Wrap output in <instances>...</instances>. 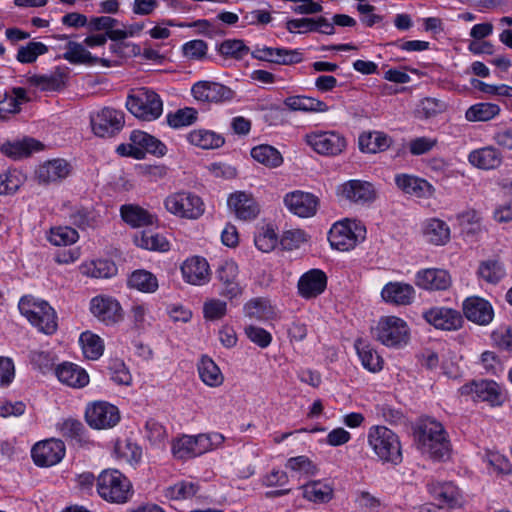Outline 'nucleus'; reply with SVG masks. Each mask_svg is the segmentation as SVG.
I'll list each match as a JSON object with an SVG mask.
<instances>
[{
  "label": "nucleus",
  "instance_id": "obj_54",
  "mask_svg": "<svg viewBox=\"0 0 512 512\" xmlns=\"http://www.w3.org/2000/svg\"><path fill=\"white\" fill-rule=\"evenodd\" d=\"M218 52L226 57L235 60H242L250 53V49L245 45L243 40L240 39H227L218 46Z\"/></svg>",
  "mask_w": 512,
  "mask_h": 512
},
{
  "label": "nucleus",
  "instance_id": "obj_6",
  "mask_svg": "<svg viewBox=\"0 0 512 512\" xmlns=\"http://www.w3.org/2000/svg\"><path fill=\"white\" fill-rule=\"evenodd\" d=\"M130 143H122L116 148V152L123 157L143 159L146 153L156 156H164L167 148L159 139L140 130H134L130 134Z\"/></svg>",
  "mask_w": 512,
  "mask_h": 512
},
{
  "label": "nucleus",
  "instance_id": "obj_59",
  "mask_svg": "<svg viewBox=\"0 0 512 512\" xmlns=\"http://www.w3.org/2000/svg\"><path fill=\"white\" fill-rule=\"evenodd\" d=\"M198 485L189 481H180L166 489L165 495L170 499H189L198 492Z\"/></svg>",
  "mask_w": 512,
  "mask_h": 512
},
{
  "label": "nucleus",
  "instance_id": "obj_19",
  "mask_svg": "<svg viewBox=\"0 0 512 512\" xmlns=\"http://www.w3.org/2000/svg\"><path fill=\"white\" fill-rule=\"evenodd\" d=\"M464 316L471 322L486 326L494 318V310L489 301L478 296L466 298L462 304Z\"/></svg>",
  "mask_w": 512,
  "mask_h": 512
},
{
  "label": "nucleus",
  "instance_id": "obj_10",
  "mask_svg": "<svg viewBox=\"0 0 512 512\" xmlns=\"http://www.w3.org/2000/svg\"><path fill=\"white\" fill-rule=\"evenodd\" d=\"M85 421L93 429H110L119 423L120 412L109 402L94 401L86 406Z\"/></svg>",
  "mask_w": 512,
  "mask_h": 512
},
{
  "label": "nucleus",
  "instance_id": "obj_49",
  "mask_svg": "<svg viewBox=\"0 0 512 512\" xmlns=\"http://www.w3.org/2000/svg\"><path fill=\"white\" fill-rule=\"evenodd\" d=\"M26 176L17 169L0 173V195H13L25 183Z\"/></svg>",
  "mask_w": 512,
  "mask_h": 512
},
{
  "label": "nucleus",
  "instance_id": "obj_63",
  "mask_svg": "<svg viewBox=\"0 0 512 512\" xmlns=\"http://www.w3.org/2000/svg\"><path fill=\"white\" fill-rule=\"evenodd\" d=\"M245 316L262 320L269 314V306L262 298L251 299L244 305Z\"/></svg>",
  "mask_w": 512,
  "mask_h": 512
},
{
  "label": "nucleus",
  "instance_id": "obj_9",
  "mask_svg": "<svg viewBox=\"0 0 512 512\" xmlns=\"http://www.w3.org/2000/svg\"><path fill=\"white\" fill-rule=\"evenodd\" d=\"M365 228L354 220L346 219L335 223L328 234L330 245L339 251L354 248L359 239H364Z\"/></svg>",
  "mask_w": 512,
  "mask_h": 512
},
{
  "label": "nucleus",
  "instance_id": "obj_37",
  "mask_svg": "<svg viewBox=\"0 0 512 512\" xmlns=\"http://www.w3.org/2000/svg\"><path fill=\"white\" fill-rule=\"evenodd\" d=\"M392 142V138L381 131L365 132L359 136V148L366 153L383 152Z\"/></svg>",
  "mask_w": 512,
  "mask_h": 512
},
{
  "label": "nucleus",
  "instance_id": "obj_28",
  "mask_svg": "<svg viewBox=\"0 0 512 512\" xmlns=\"http://www.w3.org/2000/svg\"><path fill=\"white\" fill-rule=\"evenodd\" d=\"M468 161L479 169L493 170L502 164L503 155L495 146L489 145L471 151L468 155Z\"/></svg>",
  "mask_w": 512,
  "mask_h": 512
},
{
  "label": "nucleus",
  "instance_id": "obj_16",
  "mask_svg": "<svg viewBox=\"0 0 512 512\" xmlns=\"http://www.w3.org/2000/svg\"><path fill=\"white\" fill-rule=\"evenodd\" d=\"M238 265L233 260H225L216 269V279L221 284L220 295L234 299L242 294V287L238 282Z\"/></svg>",
  "mask_w": 512,
  "mask_h": 512
},
{
  "label": "nucleus",
  "instance_id": "obj_48",
  "mask_svg": "<svg viewBox=\"0 0 512 512\" xmlns=\"http://www.w3.org/2000/svg\"><path fill=\"white\" fill-rule=\"evenodd\" d=\"M500 113V107L494 103L481 102L470 106L465 117L470 122H485L493 119Z\"/></svg>",
  "mask_w": 512,
  "mask_h": 512
},
{
  "label": "nucleus",
  "instance_id": "obj_20",
  "mask_svg": "<svg viewBox=\"0 0 512 512\" xmlns=\"http://www.w3.org/2000/svg\"><path fill=\"white\" fill-rule=\"evenodd\" d=\"M284 203L293 214L308 218L315 215L319 200L312 193L296 190L285 195Z\"/></svg>",
  "mask_w": 512,
  "mask_h": 512
},
{
  "label": "nucleus",
  "instance_id": "obj_61",
  "mask_svg": "<svg viewBox=\"0 0 512 512\" xmlns=\"http://www.w3.org/2000/svg\"><path fill=\"white\" fill-rule=\"evenodd\" d=\"M244 332L247 338L260 348H267L272 342L271 333L262 327L248 325L244 328Z\"/></svg>",
  "mask_w": 512,
  "mask_h": 512
},
{
  "label": "nucleus",
  "instance_id": "obj_53",
  "mask_svg": "<svg viewBox=\"0 0 512 512\" xmlns=\"http://www.w3.org/2000/svg\"><path fill=\"white\" fill-rule=\"evenodd\" d=\"M84 275L93 278H109L116 274L115 264L109 260H96L81 267Z\"/></svg>",
  "mask_w": 512,
  "mask_h": 512
},
{
  "label": "nucleus",
  "instance_id": "obj_38",
  "mask_svg": "<svg viewBox=\"0 0 512 512\" xmlns=\"http://www.w3.org/2000/svg\"><path fill=\"white\" fill-rule=\"evenodd\" d=\"M355 349L365 369L372 373L379 372L383 368V358L378 352L363 339L355 341Z\"/></svg>",
  "mask_w": 512,
  "mask_h": 512
},
{
  "label": "nucleus",
  "instance_id": "obj_41",
  "mask_svg": "<svg viewBox=\"0 0 512 512\" xmlns=\"http://www.w3.org/2000/svg\"><path fill=\"white\" fill-rule=\"evenodd\" d=\"M505 274L503 263L494 258L481 261L477 269L478 277L489 284L499 283Z\"/></svg>",
  "mask_w": 512,
  "mask_h": 512
},
{
  "label": "nucleus",
  "instance_id": "obj_60",
  "mask_svg": "<svg viewBox=\"0 0 512 512\" xmlns=\"http://www.w3.org/2000/svg\"><path fill=\"white\" fill-rule=\"evenodd\" d=\"M286 468L306 476H314L318 472L317 466L304 455L289 458Z\"/></svg>",
  "mask_w": 512,
  "mask_h": 512
},
{
  "label": "nucleus",
  "instance_id": "obj_43",
  "mask_svg": "<svg viewBox=\"0 0 512 512\" xmlns=\"http://www.w3.org/2000/svg\"><path fill=\"white\" fill-rule=\"evenodd\" d=\"M303 497L315 503H327L333 497V488L322 481H310L301 487Z\"/></svg>",
  "mask_w": 512,
  "mask_h": 512
},
{
  "label": "nucleus",
  "instance_id": "obj_29",
  "mask_svg": "<svg viewBox=\"0 0 512 512\" xmlns=\"http://www.w3.org/2000/svg\"><path fill=\"white\" fill-rule=\"evenodd\" d=\"M381 296L387 303L405 306L413 302L415 289L412 285L407 283L389 282L383 287Z\"/></svg>",
  "mask_w": 512,
  "mask_h": 512
},
{
  "label": "nucleus",
  "instance_id": "obj_33",
  "mask_svg": "<svg viewBox=\"0 0 512 512\" xmlns=\"http://www.w3.org/2000/svg\"><path fill=\"white\" fill-rule=\"evenodd\" d=\"M56 376L60 382L73 388H82L89 383L87 372L80 366L65 362L56 369Z\"/></svg>",
  "mask_w": 512,
  "mask_h": 512
},
{
  "label": "nucleus",
  "instance_id": "obj_25",
  "mask_svg": "<svg viewBox=\"0 0 512 512\" xmlns=\"http://www.w3.org/2000/svg\"><path fill=\"white\" fill-rule=\"evenodd\" d=\"M451 283V276L444 269L428 268L418 271L415 276V284L419 288L429 291L447 290Z\"/></svg>",
  "mask_w": 512,
  "mask_h": 512
},
{
  "label": "nucleus",
  "instance_id": "obj_8",
  "mask_svg": "<svg viewBox=\"0 0 512 512\" xmlns=\"http://www.w3.org/2000/svg\"><path fill=\"white\" fill-rule=\"evenodd\" d=\"M375 336L387 347L400 348L408 343L409 328L403 319L396 316H385L378 321Z\"/></svg>",
  "mask_w": 512,
  "mask_h": 512
},
{
  "label": "nucleus",
  "instance_id": "obj_56",
  "mask_svg": "<svg viewBox=\"0 0 512 512\" xmlns=\"http://www.w3.org/2000/svg\"><path fill=\"white\" fill-rule=\"evenodd\" d=\"M78 238V232L68 226L52 228L48 237L50 243L55 246H67L74 244Z\"/></svg>",
  "mask_w": 512,
  "mask_h": 512
},
{
  "label": "nucleus",
  "instance_id": "obj_5",
  "mask_svg": "<svg viewBox=\"0 0 512 512\" xmlns=\"http://www.w3.org/2000/svg\"><path fill=\"white\" fill-rule=\"evenodd\" d=\"M167 212L175 217L186 220H197L205 212V203L196 193L189 190H179L170 193L164 199Z\"/></svg>",
  "mask_w": 512,
  "mask_h": 512
},
{
  "label": "nucleus",
  "instance_id": "obj_34",
  "mask_svg": "<svg viewBox=\"0 0 512 512\" xmlns=\"http://www.w3.org/2000/svg\"><path fill=\"white\" fill-rule=\"evenodd\" d=\"M283 103L288 110L294 112L318 113L329 110L325 102L304 95L289 96L284 99Z\"/></svg>",
  "mask_w": 512,
  "mask_h": 512
},
{
  "label": "nucleus",
  "instance_id": "obj_44",
  "mask_svg": "<svg viewBox=\"0 0 512 512\" xmlns=\"http://www.w3.org/2000/svg\"><path fill=\"white\" fill-rule=\"evenodd\" d=\"M40 143L32 138L22 141L7 142L1 146V152L8 157L18 159L29 156L33 151L40 149Z\"/></svg>",
  "mask_w": 512,
  "mask_h": 512
},
{
  "label": "nucleus",
  "instance_id": "obj_21",
  "mask_svg": "<svg viewBox=\"0 0 512 512\" xmlns=\"http://www.w3.org/2000/svg\"><path fill=\"white\" fill-rule=\"evenodd\" d=\"M462 395L474 394L479 401L489 402L491 405L502 403V393L499 385L493 380H478L465 384L460 388Z\"/></svg>",
  "mask_w": 512,
  "mask_h": 512
},
{
  "label": "nucleus",
  "instance_id": "obj_55",
  "mask_svg": "<svg viewBox=\"0 0 512 512\" xmlns=\"http://www.w3.org/2000/svg\"><path fill=\"white\" fill-rule=\"evenodd\" d=\"M115 452L119 458L124 459L132 466L138 464L142 457L141 447L129 439H126L123 442H117Z\"/></svg>",
  "mask_w": 512,
  "mask_h": 512
},
{
  "label": "nucleus",
  "instance_id": "obj_26",
  "mask_svg": "<svg viewBox=\"0 0 512 512\" xmlns=\"http://www.w3.org/2000/svg\"><path fill=\"white\" fill-rule=\"evenodd\" d=\"M227 204L236 217L241 220L255 219L260 212L259 205L252 194L244 191L232 193L227 200Z\"/></svg>",
  "mask_w": 512,
  "mask_h": 512
},
{
  "label": "nucleus",
  "instance_id": "obj_36",
  "mask_svg": "<svg viewBox=\"0 0 512 512\" xmlns=\"http://www.w3.org/2000/svg\"><path fill=\"white\" fill-rule=\"evenodd\" d=\"M423 235L434 245H444L450 240V228L444 220L430 218L423 223Z\"/></svg>",
  "mask_w": 512,
  "mask_h": 512
},
{
  "label": "nucleus",
  "instance_id": "obj_32",
  "mask_svg": "<svg viewBox=\"0 0 512 512\" xmlns=\"http://www.w3.org/2000/svg\"><path fill=\"white\" fill-rule=\"evenodd\" d=\"M341 194L355 203L371 202L375 198L373 185L366 181L350 180L342 185Z\"/></svg>",
  "mask_w": 512,
  "mask_h": 512
},
{
  "label": "nucleus",
  "instance_id": "obj_51",
  "mask_svg": "<svg viewBox=\"0 0 512 512\" xmlns=\"http://www.w3.org/2000/svg\"><path fill=\"white\" fill-rule=\"evenodd\" d=\"M128 284L139 291L152 293L158 288L157 278L149 271L136 270L129 277Z\"/></svg>",
  "mask_w": 512,
  "mask_h": 512
},
{
  "label": "nucleus",
  "instance_id": "obj_13",
  "mask_svg": "<svg viewBox=\"0 0 512 512\" xmlns=\"http://www.w3.org/2000/svg\"><path fill=\"white\" fill-rule=\"evenodd\" d=\"M65 452L62 440L50 438L37 442L31 449V456L38 467H51L64 458Z\"/></svg>",
  "mask_w": 512,
  "mask_h": 512
},
{
  "label": "nucleus",
  "instance_id": "obj_14",
  "mask_svg": "<svg viewBox=\"0 0 512 512\" xmlns=\"http://www.w3.org/2000/svg\"><path fill=\"white\" fill-rule=\"evenodd\" d=\"M193 97L203 103H222L231 101L235 97V92L218 82L198 81L192 88Z\"/></svg>",
  "mask_w": 512,
  "mask_h": 512
},
{
  "label": "nucleus",
  "instance_id": "obj_39",
  "mask_svg": "<svg viewBox=\"0 0 512 512\" xmlns=\"http://www.w3.org/2000/svg\"><path fill=\"white\" fill-rule=\"evenodd\" d=\"M187 141L201 149H217L225 143V139L221 134L207 129H195L190 131Z\"/></svg>",
  "mask_w": 512,
  "mask_h": 512
},
{
  "label": "nucleus",
  "instance_id": "obj_15",
  "mask_svg": "<svg viewBox=\"0 0 512 512\" xmlns=\"http://www.w3.org/2000/svg\"><path fill=\"white\" fill-rule=\"evenodd\" d=\"M423 318L436 329L455 331L463 326L461 313L447 307H432L423 312Z\"/></svg>",
  "mask_w": 512,
  "mask_h": 512
},
{
  "label": "nucleus",
  "instance_id": "obj_42",
  "mask_svg": "<svg viewBox=\"0 0 512 512\" xmlns=\"http://www.w3.org/2000/svg\"><path fill=\"white\" fill-rule=\"evenodd\" d=\"M134 243L136 246L147 250L165 252L170 248L168 240L159 233L152 231H141L135 234Z\"/></svg>",
  "mask_w": 512,
  "mask_h": 512
},
{
  "label": "nucleus",
  "instance_id": "obj_2",
  "mask_svg": "<svg viewBox=\"0 0 512 512\" xmlns=\"http://www.w3.org/2000/svg\"><path fill=\"white\" fill-rule=\"evenodd\" d=\"M367 442L377 458L383 463L399 465L402 460V447L399 436L382 425L369 428Z\"/></svg>",
  "mask_w": 512,
  "mask_h": 512
},
{
  "label": "nucleus",
  "instance_id": "obj_18",
  "mask_svg": "<svg viewBox=\"0 0 512 512\" xmlns=\"http://www.w3.org/2000/svg\"><path fill=\"white\" fill-rule=\"evenodd\" d=\"M91 313L106 325L122 320L123 312L120 303L109 296H96L90 301Z\"/></svg>",
  "mask_w": 512,
  "mask_h": 512
},
{
  "label": "nucleus",
  "instance_id": "obj_47",
  "mask_svg": "<svg viewBox=\"0 0 512 512\" xmlns=\"http://www.w3.org/2000/svg\"><path fill=\"white\" fill-rule=\"evenodd\" d=\"M63 73L55 72L50 75H32L27 78V83L42 91H59L65 85Z\"/></svg>",
  "mask_w": 512,
  "mask_h": 512
},
{
  "label": "nucleus",
  "instance_id": "obj_3",
  "mask_svg": "<svg viewBox=\"0 0 512 512\" xmlns=\"http://www.w3.org/2000/svg\"><path fill=\"white\" fill-rule=\"evenodd\" d=\"M20 313L40 332L51 335L58 328L55 310L48 302L32 296H23L18 304Z\"/></svg>",
  "mask_w": 512,
  "mask_h": 512
},
{
  "label": "nucleus",
  "instance_id": "obj_64",
  "mask_svg": "<svg viewBox=\"0 0 512 512\" xmlns=\"http://www.w3.org/2000/svg\"><path fill=\"white\" fill-rule=\"evenodd\" d=\"M146 438L152 445H161L164 443L167 433L162 424L154 419H149L145 424Z\"/></svg>",
  "mask_w": 512,
  "mask_h": 512
},
{
  "label": "nucleus",
  "instance_id": "obj_23",
  "mask_svg": "<svg viewBox=\"0 0 512 512\" xmlns=\"http://www.w3.org/2000/svg\"><path fill=\"white\" fill-rule=\"evenodd\" d=\"M427 489L433 499L443 508H456L461 505L460 491L452 482L432 480L428 482Z\"/></svg>",
  "mask_w": 512,
  "mask_h": 512
},
{
  "label": "nucleus",
  "instance_id": "obj_30",
  "mask_svg": "<svg viewBox=\"0 0 512 512\" xmlns=\"http://www.w3.org/2000/svg\"><path fill=\"white\" fill-rule=\"evenodd\" d=\"M395 182L402 191L417 198H430L435 192V188L427 180L416 176L397 175Z\"/></svg>",
  "mask_w": 512,
  "mask_h": 512
},
{
  "label": "nucleus",
  "instance_id": "obj_1",
  "mask_svg": "<svg viewBox=\"0 0 512 512\" xmlns=\"http://www.w3.org/2000/svg\"><path fill=\"white\" fill-rule=\"evenodd\" d=\"M418 449L434 460L443 461L450 456V441L441 423L426 419L416 431Z\"/></svg>",
  "mask_w": 512,
  "mask_h": 512
},
{
  "label": "nucleus",
  "instance_id": "obj_52",
  "mask_svg": "<svg viewBox=\"0 0 512 512\" xmlns=\"http://www.w3.org/2000/svg\"><path fill=\"white\" fill-rule=\"evenodd\" d=\"M56 428L67 440L75 441L77 443L84 441L86 430L84 425L77 419H64L57 423Z\"/></svg>",
  "mask_w": 512,
  "mask_h": 512
},
{
  "label": "nucleus",
  "instance_id": "obj_40",
  "mask_svg": "<svg viewBox=\"0 0 512 512\" xmlns=\"http://www.w3.org/2000/svg\"><path fill=\"white\" fill-rule=\"evenodd\" d=\"M63 58L72 64L93 65L100 62L104 66H109L106 59L92 56L82 44L73 41L68 42Z\"/></svg>",
  "mask_w": 512,
  "mask_h": 512
},
{
  "label": "nucleus",
  "instance_id": "obj_57",
  "mask_svg": "<svg viewBox=\"0 0 512 512\" xmlns=\"http://www.w3.org/2000/svg\"><path fill=\"white\" fill-rule=\"evenodd\" d=\"M48 52V47L42 42H29L18 49L16 59L20 63L30 64L36 61L38 56Z\"/></svg>",
  "mask_w": 512,
  "mask_h": 512
},
{
  "label": "nucleus",
  "instance_id": "obj_58",
  "mask_svg": "<svg viewBox=\"0 0 512 512\" xmlns=\"http://www.w3.org/2000/svg\"><path fill=\"white\" fill-rule=\"evenodd\" d=\"M197 115V110L191 107L178 109L176 112L167 115V123L172 128L189 126L197 120Z\"/></svg>",
  "mask_w": 512,
  "mask_h": 512
},
{
  "label": "nucleus",
  "instance_id": "obj_35",
  "mask_svg": "<svg viewBox=\"0 0 512 512\" xmlns=\"http://www.w3.org/2000/svg\"><path fill=\"white\" fill-rule=\"evenodd\" d=\"M121 217L131 227H143L153 225L156 217L139 205L126 204L120 208Z\"/></svg>",
  "mask_w": 512,
  "mask_h": 512
},
{
  "label": "nucleus",
  "instance_id": "obj_11",
  "mask_svg": "<svg viewBox=\"0 0 512 512\" xmlns=\"http://www.w3.org/2000/svg\"><path fill=\"white\" fill-rule=\"evenodd\" d=\"M90 123L92 131L96 136L102 138L112 137L123 129L125 115L120 110L104 107L100 111L91 114Z\"/></svg>",
  "mask_w": 512,
  "mask_h": 512
},
{
  "label": "nucleus",
  "instance_id": "obj_27",
  "mask_svg": "<svg viewBox=\"0 0 512 512\" xmlns=\"http://www.w3.org/2000/svg\"><path fill=\"white\" fill-rule=\"evenodd\" d=\"M181 272L185 281L193 285H203L209 281V264L200 256L185 260L181 266Z\"/></svg>",
  "mask_w": 512,
  "mask_h": 512
},
{
  "label": "nucleus",
  "instance_id": "obj_12",
  "mask_svg": "<svg viewBox=\"0 0 512 512\" xmlns=\"http://www.w3.org/2000/svg\"><path fill=\"white\" fill-rule=\"evenodd\" d=\"M305 142L315 152L325 156L341 154L347 142L344 136L336 131H314L305 136Z\"/></svg>",
  "mask_w": 512,
  "mask_h": 512
},
{
  "label": "nucleus",
  "instance_id": "obj_22",
  "mask_svg": "<svg viewBox=\"0 0 512 512\" xmlns=\"http://www.w3.org/2000/svg\"><path fill=\"white\" fill-rule=\"evenodd\" d=\"M208 442L205 434L196 436L183 435L173 442V455L179 459H188L208 452Z\"/></svg>",
  "mask_w": 512,
  "mask_h": 512
},
{
  "label": "nucleus",
  "instance_id": "obj_62",
  "mask_svg": "<svg viewBox=\"0 0 512 512\" xmlns=\"http://www.w3.org/2000/svg\"><path fill=\"white\" fill-rule=\"evenodd\" d=\"M208 51V45L204 40L195 39L186 42L182 46L184 57L190 60H203Z\"/></svg>",
  "mask_w": 512,
  "mask_h": 512
},
{
  "label": "nucleus",
  "instance_id": "obj_7",
  "mask_svg": "<svg viewBox=\"0 0 512 512\" xmlns=\"http://www.w3.org/2000/svg\"><path fill=\"white\" fill-rule=\"evenodd\" d=\"M97 491L101 498L113 503H124L131 493L129 480L118 470H104L97 479Z\"/></svg>",
  "mask_w": 512,
  "mask_h": 512
},
{
  "label": "nucleus",
  "instance_id": "obj_45",
  "mask_svg": "<svg viewBox=\"0 0 512 512\" xmlns=\"http://www.w3.org/2000/svg\"><path fill=\"white\" fill-rule=\"evenodd\" d=\"M200 379L210 387H217L223 383L224 377L216 363L208 356H203L198 363Z\"/></svg>",
  "mask_w": 512,
  "mask_h": 512
},
{
  "label": "nucleus",
  "instance_id": "obj_50",
  "mask_svg": "<svg viewBox=\"0 0 512 512\" xmlns=\"http://www.w3.org/2000/svg\"><path fill=\"white\" fill-rule=\"evenodd\" d=\"M79 342L81 344L83 354L87 359L97 360L102 356L104 344L98 335L90 331H85L80 335Z\"/></svg>",
  "mask_w": 512,
  "mask_h": 512
},
{
  "label": "nucleus",
  "instance_id": "obj_24",
  "mask_svg": "<svg viewBox=\"0 0 512 512\" xmlns=\"http://www.w3.org/2000/svg\"><path fill=\"white\" fill-rule=\"evenodd\" d=\"M327 286V276L320 269H311L298 280V294L304 299L316 298Z\"/></svg>",
  "mask_w": 512,
  "mask_h": 512
},
{
  "label": "nucleus",
  "instance_id": "obj_4",
  "mask_svg": "<svg viewBox=\"0 0 512 512\" xmlns=\"http://www.w3.org/2000/svg\"><path fill=\"white\" fill-rule=\"evenodd\" d=\"M126 108L135 117L144 121L158 119L163 112V102L153 90L141 87L132 90L126 100Z\"/></svg>",
  "mask_w": 512,
  "mask_h": 512
},
{
  "label": "nucleus",
  "instance_id": "obj_46",
  "mask_svg": "<svg viewBox=\"0 0 512 512\" xmlns=\"http://www.w3.org/2000/svg\"><path fill=\"white\" fill-rule=\"evenodd\" d=\"M251 156L255 161L269 168L279 167L283 163L281 153L275 147L267 144L252 148Z\"/></svg>",
  "mask_w": 512,
  "mask_h": 512
},
{
  "label": "nucleus",
  "instance_id": "obj_31",
  "mask_svg": "<svg viewBox=\"0 0 512 512\" xmlns=\"http://www.w3.org/2000/svg\"><path fill=\"white\" fill-rule=\"evenodd\" d=\"M70 173L69 164L63 159H53L40 165L36 170L39 183L48 184L66 178Z\"/></svg>",
  "mask_w": 512,
  "mask_h": 512
},
{
  "label": "nucleus",
  "instance_id": "obj_17",
  "mask_svg": "<svg viewBox=\"0 0 512 512\" xmlns=\"http://www.w3.org/2000/svg\"><path fill=\"white\" fill-rule=\"evenodd\" d=\"M251 56L278 65H292L303 61V53L299 49L257 47L251 52Z\"/></svg>",
  "mask_w": 512,
  "mask_h": 512
}]
</instances>
